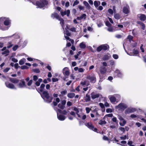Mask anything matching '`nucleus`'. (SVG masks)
Segmentation results:
<instances>
[{
    "label": "nucleus",
    "instance_id": "nucleus-25",
    "mask_svg": "<svg viewBox=\"0 0 146 146\" xmlns=\"http://www.w3.org/2000/svg\"><path fill=\"white\" fill-rule=\"evenodd\" d=\"M83 4L86 7V8L88 9H89L91 8V7L89 3L87 2L86 1H84L83 2Z\"/></svg>",
    "mask_w": 146,
    "mask_h": 146
},
{
    "label": "nucleus",
    "instance_id": "nucleus-49",
    "mask_svg": "<svg viewBox=\"0 0 146 146\" xmlns=\"http://www.w3.org/2000/svg\"><path fill=\"white\" fill-rule=\"evenodd\" d=\"M28 43V41L27 40H25L23 42V47H25L27 44Z\"/></svg>",
    "mask_w": 146,
    "mask_h": 146
},
{
    "label": "nucleus",
    "instance_id": "nucleus-53",
    "mask_svg": "<svg viewBox=\"0 0 146 146\" xmlns=\"http://www.w3.org/2000/svg\"><path fill=\"white\" fill-rule=\"evenodd\" d=\"M86 84V82L85 81L81 82L80 84V85H82L83 87H85V84Z\"/></svg>",
    "mask_w": 146,
    "mask_h": 146
},
{
    "label": "nucleus",
    "instance_id": "nucleus-6",
    "mask_svg": "<svg viewBox=\"0 0 146 146\" xmlns=\"http://www.w3.org/2000/svg\"><path fill=\"white\" fill-rule=\"evenodd\" d=\"M85 125L88 128L95 132H97V129L95 128L92 124L90 122H88L85 124Z\"/></svg>",
    "mask_w": 146,
    "mask_h": 146
},
{
    "label": "nucleus",
    "instance_id": "nucleus-2",
    "mask_svg": "<svg viewBox=\"0 0 146 146\" xmlns=\"http://www.w3.org/2000/svg\"><path fill=\"white\" fill-rule=\"evenodd\" d=\"M48 4V1L46 0H40L36 2V5L37 6V8H43L47 5Z\"/></svg>",
    "mask_w": 146,
    "mask_h": 146
},
{
    "label": "nucleus",
    "instance_id": "nucleus-58",
    "mask_svg": "<svg viewBox=\"0 0 146 146\" xmlns=\"http://www.w3.org/2000/svg\"><path fill=\"white\" fill-rule=\"evenodd\" d=\"M133 143V142L132 141H128L127 144L129 146H134V145H132Z\"/></svg>",
    "mask_w": 146,
    "mask_h": 146
},
{
    "label": "nucleus",
    "instance_id": "nucleus-59",
    "mask_svg": "<svg viewBox=\"0 0 146 146\" xmlns=\"http://www.w3.org/2000/svg\"><path fill=\"white\" fill-rule=\"evenodd\" d=\"M113 57L114 59H117L118 58V55L116 54H113Z\"/></svg>",
    "mask_w": 146,
    "mask_h": 146
},
{
    "label": "nucleus",
    "instance_id": "nucleus-36",
    "mask_svg": "<svg viewBox=\"0 0 146 146\" xmlns=\"http://www.w3.org/2000/svg\"><path fill=\"white\" fill-rule=\"evenodd\" d=\"M109 56L108 55H105L102 58V59L104 60H107L109 59Z\"/></svg>",
    "mask_w": 146,
    "mask_h": 146
},
{
    "label": "nucleus",
    "instance_id": "nucleus-35",
    "mask_svg": "<svg viewBox=\"0 0 146 146\" xmlns=\"http://www.w3.org/2000/svg\"><path fill=\"white\" fill-rule=\"evenodd\" d=\"M45 85L44 84H42L40 85V92H43V90L44 89Z\"/></svg>",
    "mask_w": 146,
    "mask_h": 146
},
{
    "label": "nucleus",
    "instance_id": "nucleus-60",
    "mask_svg": "<svg viewBox=\"0 0 146 146\" xmlns=\"http://www.w3.org/2000/svg\"><path fill=\"white\" fill-rule=\"evenodd\" d=\"M86 113H88L90 112L91 109H90L89 108L86 107Z\"/></svg>",
    "mask_w": 146,
    "mask_h": 146
},
{
    "label": "nucleus",
    "instance_id": "nucleus-56",
    "mask_svg": "<svg viewBox=\"0 0 146 146\" xmlns=\"http://www.w3.org/2000/svg\"><path fill=\"white\" fill-rule=\"evenodd\" d=\"M65 34L68 36H70V33L67 30V29L66 28L65 29Z\"/></svg>",
    "mask_w": 146,
    "mask_h": 146
},
{
    "label": "nucleus",
    "instance_id": "nucleus-45",
    "mask_svg": "<svg viewBox=\"0 0 146 146\" xmlns=\"http://www.w3.org/2000/svg\"><path fill=\"white\" fill-rule=\"evenodd\" d=\"M94 114L95 115L96 117V119H93V121H96L97 120H98V119L97 117L99 116L100 115L98 113V112H97L96 113H94Z\"/></svg>",
    "mask_w": 146,
    "mask_h": 146
},
{
    "label": "nucleus",
    "instance_id": "nucleus-22",
    "mask_svg": "<svg viewBox=\"0 0 146 146\" xmlns=\"http://www.w3.org/2000/svg\"><path fill=\"white\" fill-rule=\"evenodd\" d=\"M9 79L11 82L15 84L19 82V80L16 78H10Z\"/></svg>",
    "mask_w": 146,
    "mask_h": 146
},
{
    "label": "nucleus",
    "instance_id": "nucleus-47",
    "mask_svg": "<svg viewBox=\"0 0 146 146\" xmlns=\"http://www.w3.org/2000/svg\"><path fill=\"white\" fill-rule=\"evenodd\" d=\"M19 47V46L17 45H15L13 48V51H15L17 50V49Z\"/></svg>",
    "mask_w": 146,
    "mask_h": 146
},
{
    "label": "nucleus",
    "instance_id": "nucleus-51",
    "mask_svg": "<svg viewBox=\"0 0 146 146\" xmlns=\"http://www.w3.org/2000/svg\"><path fill=\"white\" fill-rule=\"evenodd\" d=\"M85 69L82 68H78V71L80 72H84Z\"/></svg>",
    "mask_w": 146,
    "mask_h": 146
},
{
    "label": "nucleus",
    "instance_id": "nucleus-48",
    "mask_svg": "<svg viewBox=\"0 0 146 146\" xmlns=\"http://www.w3.org/2000/svg\"><path fill=\"white\" fill-rule=\"evenodd\" d=\"M33 83V80H30L27 83V85L28 86H31Z\"/></svg>",
    "mask_w": 146,
    "mask_h": 146
},
{
    "label": "nucleus",
    "instance_id": "nucleus-31",
    "mask_svg": "<svg viewBox=\"0 0 146 146\" xmlns=\"http://www.w3.org/2000/svg\"><path fill=\"white\" fill-rule=\"evenodd\" d=\"M12 37L13 38L15 39H18L19 38V35L17 34H14L12 36H10Z\"/></svg>",
    "mask_w": 146,
    "mask_h": 146
},
{
    "label": "nucleus",
    "instance_id": "nucleus-28",
    "mask_svg": "<svg viewBox=\"0 0 146 146\" xmlns=\"http://www.w3.org/2000/svg\"><path fill=\"white\" fill-rule=\"evenodd\" d=\"M102 50H106L109 48V46L107 44H104L101 45Z\"/></svg>",
    "mask_w": 146,
    "mask_h": 146
},
{
    "label": "nucleus",
    "instance_id": "nucleus-39",
    "mask_svg": "<svg viewBox=\"0 0 146 146\" xmlns=\"http://www.w3.org/2000/svg\"><path fill=\"white\" fill-rule=\"evenodd\" d=\"M137 23H138L139 24L141 25L142 27V29L143 30L145 29V26L144 24L143 23L141 22H139V21H138L137 22Z\"/></svg>",
    "mask_w": 146,
    "mask_h": 146
},
{
    "label": "nucleus",
    "instance_id": "nucleus-64",
    "mask_svg": "<svg viewBox=\"0 0 146 146\" xmlns=\"http://www.w3.org/2000/svg\"><path fill=\"white\" fill-rule=\"evenodd\" d=\"M66 103V101L64 100L61 101V104H62L63 106H65Z\"/></svg>",
    "mask_w": 146,
    "mask_h": 146
},
{
    "label": "nucleus",
    "instance_id": "nucleus-62",
    "mask_svg": "<svg viewBox=\"0 0 146 146\" xmlns=\"http://www.w3.org/2000/svg\"><path fill=\"white\" fill-rule=\"evenodd\" d=\"M67 93V91L66 90H65L63 91H62L61 92V94L62 95H65Z\"/></svg>",
    "mask_w": 146,
    "mask_h": 146
},
{
    "label": "nucleus",
    "instance_id": "nucleus-33",
    "mask_svg": "<svg viewBox=\"0 0 146 146\" xmlns=\"http://www.w3.org/2000/svg\"><path fill=\"white\" fill-rule=\"evenodd\" d=\"M126 123V121L123 119L121 121H120V122L119 123V124L121 126H123L125 125Z\"/></svg>",
    "mask_w": 146,
    "mask_h": 146
},
{
    "label": "nucleus",
    "instance_id": "nucleus-50",
    "mask_svg": "<svg viewBox=\"0 0 146 146\" xmlns=\"http://www.w3.org/2000/svg\"><path fill=\"white\" fill-rule=\"evenodd\" d=\"M10 69V68L7 67L3 70V72L5 73H6Z\"/></svg>",
    "mask_w": 146,
    "mask_h": 146
},
{
    "label": "nucleus",
    "instance_id": "nucleus-37",
    "mask_svg": "<svg viewBox=\"0 0 146 146\" xmlns=\"http://www.w3.org/2000/svg\"><path fill=\"white\" fill-rule=\"evenodd\" d=\"M120 138L121 140H124L127 139H128V136H126V135H125L123 136L120 137Z\"/></svg>",
    "mask_w": 146,
    "mask_h": 146
},
{
    "label": "nucleus",
    "instance_id": "nucleus-61",
    "mask_svg": "<svg viewBox=\"0 0 146 146\" xmlns=\"http://www.w3.org/2000/svg\"><path fill=\"white\" fill-rule=\"evenodd\" d=\"M80 17L82 19L84 18L85 19L86 18V15L85 14H83Z\"/></svg>",
    "mask_w": 146,
    "mask_h": 146
},
{
    "label": "nucleus",
    "instance_id": "nucleus-9",
    "mask_svg": "<svg viewBox=\"0 0 146 146\" xmlns=\"http://www.w3.org/2000/svg\"><path fill=\"white\" fill-rule=\"evenodd\" d=\"M5 84L6 86L9 88L12 89H16V87L13 84L10 83L9 82H5Z\"/></svg>",
    "mask_w": 146,
    "mask_h": 146
},
{
    "label": "nucleus",
    "instance_id": "nucleus-17",
    "mask_svg": "<svg viewBox=\"0 0 146 146\" xmlns=\"http://www.w3.org/2000/svg\"><path fill=\"white\" fill-rule=\"evenodd\" d=\"M129 6H127L124 7L123 9V12L125 14H127L129 13Z\"/></svg>",
    "mask_w": 146,
    "mask_h": 146
},
{
    "label": "nucleus",
    "instance_id": "nucleus-29",
    "mask_svg": "<svg viewBox=\"0 0 146 146\" xmlns=\"http://www.w3.org/2000/svg\"><path fill=\"white\" fill-rule=\"evenodd\" d=\"M100 4V1H95L94 2V5L95 7L97 8Z\"/></svg>",
    "mask_w": 146,
    "mask_h": 146
},
{
    "label": "nucleus",
    "instance_id": "nucleus-42",
    "mask_svg": "<svg viewBox=\"0 0 146 146\" xmlns=\"http://www.w3.org/2000/svg\"><path fill=\"white\" fill-rule=\"evenodd\" d=\"M58 108L61 109H64L65 108V106H63L61 103L59 104L58 105Z\"/></svg>",
    "mask_w": 146,
    "mask_h": 146
},
{
    "label": "nucleus",
    "instance_id": "nucleus-15",
    "mask_svg": "<svg viewBox=\"0 0 146 146\" xmlns=\"http://www.w3.org/2000/svg\"><path fill=\"white\" fill-rule=\"evenodd\" d=\"M70 13V11L69 10H68L67 11H61L60 12L62 16L66 15L68 17L69 16Z\"/></svg>",
    "mask_w": 146,
    "mask_h": 146
},
{
    "label": "nucleus",
    "instance_id": "nucleus-52",
    "mask_svg": "<svg viewBox=\"0 0 146 146\" xmlns=\"http://www.w3.org/2000/svg\"><path fill=\"white\" fill-rule=\"evenodd\" d=\"M33 71L35 73H39L40 72V71L38 69L36 68L33 70Z\"/></svg>",
    "mask_w": 146,
    "mask_h": 146
},
{
    "label": "nucleus",
    "instance_id": "nucleus-19",
    "mask_svg": "<svg viewBox=\"0 0 146 146\" xmlns=\"http://www.w3.org/2000/svg\"><path fill=\"white\" fill-rule=\"evenodd\" d=\"M133 54L132 53H128L127 52V54L130 55V56H134V55H136L139 54V50L138 49H134L133 51Z\"/></svg>",
    "mask_w": 146,
    "mask_h": 146
},
{
    "label": "nucleus",
    "instance_id": "nucleus-16",
    "mask_svg": "<svg viewBox=\"0 0 146 146\" xmlns=\"http://www.w3.org/2000/svg\"><path fill=\"white\" fill-rule=\"evenodd\" d=\"M110 100L111 103H114L116 101V98L114 95L113 96H108Z\"/></svg>",
    "mask_w": 146,
    "mask_h": 146
},
{
    "label": "nucleus",
    "instance_id": "nucleus-18",
    "mask_svg": "<svg viewBox=\"0 0 146 146\" xmlns=\"http://www.w3.org/2000/svg\"><path fill=\"white\" fill-rule=\"evenodd\" d=\"M115 73L116 75H117L119 77H121L123 76V74L122 73L118 70H116L115 71Z\"/></svg>",
    "mask_w": 146,
    "mask_h": 146
},
{
    "label": "nucleus",
    "instance_id": "nucleus-38",
    "mask_svg": "<svg viewBox=\"0 0 146 146\" xmlns=\"http://www.w3.org/2000/svg\"><path fill=\"white\" fill-rule=\"evenodd\" d=\"M64 37H65V38L67 40H69L70 41H71V42L72 43H74V40H72L71 39H70V38L68 36H66L65 35Z\"/></svg>",
    "mask_w": 146,
    "mask_h": 146
},
{
    "label": "nucleus",
    "instance_id": "nucleus-24",
    "mask_svg": "<svg viewBox=\"0 0 146 146\" xmlns=\"http://www.w3.org/2000/svg\"><path fill=\"white\" fill-rule=\"evenodd\" d=\"M84 99L86 102H88L90 101V95L88 94L86 95L85 96L84 98Z\"/></svg>",
    "mask_w": 146,
    "mask_h": 146
},
{
    "label": "nucleus",
    "instance_id": "nucleus-54",
    "mask_svg": "<svg viewBox=\"0 0 146 146\" xmlns=\"http://www.w3.org/2000/svg\"><path fill=\"white\" fill-rule=\"evenodd\" d=\"M106 111L107 113H111L112 112V110L110 108H108L106 109Z\"/></svg>",
    "mask_w": 146,
    "mask_h": 146
},
{
    "label": "nucleus",
    "instance_id": "nucleus-26",
    "mask_svg": "<svg viewBox=\"0 0 146 146\" xmlns=\"http://www.w3.org/2000/svg\"><path fill=\"white\" fill-rule=\"evenodd\" d=\"M59 21H60V23L62 27V29H63V30H64V20L60 18L58 19Z\"/></svg>",
    "mask_w": 146,
    "mask_h": 146
},
{
    "label": "nucleus",
    "instance_id": "nucleus-12",
    "mask_svg": "<svg viewBox=\"0 0 146 146\" xmlns=\"http://www.w3.org/2000/svg\"><path fill=\"white\" fill-rule=\"evenodd\" d=\"M100 71L101 74H104L107 71V68L104 66H101L100 68Z\"/></svg>",
    "mask_w": 146,
    "mask_h": 146
},
{
    "label": "nucleus",
    "instance_id": "nucleus-10",
    "mask_svg": "<svg viewBox=\"0 0 146 146\" xmlns=\"http://www.w3.org/2000/svg\"><path fill=\"white\" fill-rule=\"evenodd\" d=\"M87 78L92 83L95 82L96 80V78L94 76H88L87 77Z\"/></svg>",
    "mask_w": 146,
    "mask_h": 146
},
{
    "label": "nucleus",
    "instance_id": "nucleus-4",
    "mask_svg": "<svg viewBox=\"0 0 146 146\" xmlns=\"http://www.w3.org/2000/svg\"><path fill=\"white\" fill-rule=\"evenodd\" d=\"M127 107V106L126 104L124 103H121L117 106H115V108L119 110L123 111Z\"/></svg>",
    "mask_w": 146,
    "mask_h": 146
},
{
    "label": "nucleus",
    "instance_id": "nucleus-63",
    "mask_svg": "<svg viewBox=\"0 0 146 146\" xmlns=\"http://www.w3.org/2000/svg\"><path fill=\"white\" fill-rule=\"evenodd\" d=\"M102 50V49L101 45L99 46L97 48V51L98 52Z\"/></svg>",
    "mask_w": 146,
    "mask_h": 146
},
{
    "label": "nucleus",
    "instance_id": "nucleus-40",
    "mask_svg": "<svg viewBox=\"0 0 146 146\" xmlns=\"http://www.w3.org/2000/svg\"><path fill=\"white\" fill-rule=\"evenodd\" d=\"M106 122L105 120H101L99 122V124L101 125H103L106 124Z\"/></svg>",
    "mask_w": 146,
    "mask_h": 146
},
{
    "label": "nucleus",
    "instance_id": "nucleus-7",
    "mask_svg": "<svg viewBox=\"0 0 146 146\" xmlns=\"http://www.w3.org/2000/svg\"><path fill=\"white\" fill-rule=\"evenodd\" d=\"M3 17L0 18V29L3 30H6L8 29V27H4L3 23Z\"/></svg>",
    "mask_w": 146,
    "mask_h": 146
},
{
    "label": "nucleus",
    "instance_id": "nucleus-8",
    "mask_svg": "<svg viewBox=\"0 0 146 146\" xmlns=\"http://www.w3.org/2000/svg\"><path fill=\"white\" fill-rule=\"evenodd\" d=\"M136 109L132 108H129L127 109L125 111V113L126 114H129L135 111Z\"/></svg>",
    "mask_w": 146,
    "mask_h": 146
},
{
    "label": "nucleus",
    "instance_id": "nucleus-14",
    "mask_svg": "<svg viewBox=\"0 0 146 146\" xmlns=\"http://www.w3.org/2000/svg\"><path fill=\"white\" fill-rule=\"evenodd\" d=\"M19 87V88H23L26 87L25 82L23 80L20 81L18 84Z\"/></svg>",
    "mask_w": 146,
    "mask_h": 146
},
{
    "label": "nucleus",
    "instance_id": "nucleus-5",
    "mask_svg": "<svg viewBox=\"0 0 146 146\" xmlns=\"http://www.w3.org/2000/svg\"><path fill=\"white\" fill-rule=\"evenodd\" d=\"M3 23L6 26L5 27H8V29L11 25V20L9 18L3 17Z\"/></svg>",
    "mask_w": 146,
    "mask_h": 146
},
{
    "label": "nucleus",
    "instance_id": "nucleus-23",
    "mask_svg": "<svg viewBox=\"0 0 146 146\" xmlns=\"http://www.w3.org/2000/svg\"><path fill=\"white\" fill-rule=\"evenodd\" d=\"M73 110L76 112V114L77 115L78 117H80L81 116L79 114V110L78 108L76 107H74L73 108Z\"/></svg>",
    "mask_w": 146,
    "mask_h": 146
},
{
    "label": "nucleus",
    "instance_id": "nucleus-57",
    "mask_svg": "<svg viewBox=\"0 0 146 146\" xmlns=\"http://www.w3.org/2000/svg\"><path fill=\"white\" fill-rule=\"evenodd\" d=\"M119 130L121 131L123 133L125 131L124 128L123 127H119Z\"/></svg>",
    "mask_w": 146,
    "mask_h": 146
},
{
    "label": "nucleus",
    "instance_id": "nucleus-21",
    "mask_svg": "<svg viewBox=\"0 0 146 146\" xmlns=\"http://www.w3.org/2000/svg\"><path fill=\"white\" fill-rule=\"evenodd\" d=\"M51 17L53 19L56 18L57 19L60 18L58 14L56 13H52L51 15Z\"/></svg>",
    "mask_w": 146,
    "mask_h": 146
},
{
    "label": "nucleus",
    "instance_id": "nucleus-44",
    "mask_svg": "<svg viewBox=\"0 0 146 146\" xmlns=\"http://www.w3.org/2000/svg\"><path fill=\"white\" fill-rule=\"evenodd\" d=\"M79 3V1L78 0H76L75 1L73 4V6H75V5H76L78 4Z\"/></svg>",
    "mask_w": 146,
    "mask_h": 146
},
{
    "label": "nucleus",
    "instance_id": "nucleus-46",
    "mask_svg": "<svg viewBox=\"0 0 146 146\" xmlns=\"http://www.w3.org/2000/svg\"><path fill=\"white\" fill-rule=\"evenodd\" d=\"M76 28L75 27H72L70 29V30L72 32H76Z\"/></svg>",
    "mask_w": 146,
    "mask_h": 146
},
{
    "label": "nucleus",
    "instance_id": "nucleus-13",
    "mask_svg": "<svg viewBox=\"0 0 146 146\" xmlns=\"http://www.w3.org/2000/svg\"><path fill=\"white\" fill-rule=\"evenodd\" d=\"M138 16L139 19L142 21H144L146 19V16L144 14H138Z\"/></svg>",
    "mask_w": 146,
    "mask_h": 146
},
{
    "label": "nucleus",
    "instance_id": "nucleus-11",
    "mask_svg": "<svg viewBox=\"0 0 146 146\" xmlns=\"http://www.w3.org/2000/svg\"><path fill=\"white\" fill-rule=\"evenodd\" d=\"M63 73L64 76H68L69 75L68 68L67 67L64 68L63 70Z\"/></svg>",
    "mask_w": 146,
    "mask_h": 146
},
{
    "label": "nucleus",
    "instance_id": "nucleus-27",
    "mask_svg": "<svg viewBox=\"0 0 146 146\" xmlns=\"http://www.w3.org/2000/svg\"><path fill=\"white\" fill-rule=\"evenodd\" d=\"M79 46L82 49L85 48L86 47L85 43L84 42H82L80 44Z\"/></svg>",
    "mask_w": 146,
    "mask_h": 146
},
{
    "label": "nucleus",
    "instance_id": "nucleus-41",
    "mask_svg": "<svg viewBox=\"0 0 146 146\" xmlns=\"http://www.w3.org/2000/svg\"><path fill=\"white\" fill-rule=\"evenodd\" d=\"M9 50H6L5 51L3 52L2 53V54H6V55L7 56L8 55L9 53Z\"/></svg>",
    "mask_w": 146,
    "mask_h": 146
},
{
    "label": "nucleus",
    "instance_id": "nucleus-3",
    "mask_svg": "<svg viewBox=\"0 0 146 146\" xmlns=\"http://www.w3.org/2000/svg\"><path fill=\"white\" fill-rule=\"evenodd\" d=\"M54 109L56 111L57 114V117L58 119L60 121H64L66 117L64 116L61 114H58V113H61L62 110L57 108L54 107Z\"/></svg>",
    "mask_w": 146,
    "mask_h": 146
},
{
    "label": "nucleus",
    "instance_id": "nucleus-20",
    "mask_svg": "<svg viewBox=\"0 0 146 146\" xmlns=\"http://www.w3.org/2000/svg\"><path fill=\"white\" fill-rule=\"evenodd\" d=\"M91 95L92 98L94 99L98 98L99 97L100 94H99L93 92L91 94Z\"/></svg>",
    "mask_w": 146,
    "mask_h": 146
},
{
    "label": "nucleus",
    "instance_id": "nucleus-1",
    "mask_svg": "<svg viewBox=\"0 0 146 146\" xmlns=\"http://www.w3.org/2000/svg\"><path fill=\"white\" fill-rule=\"evenodd\" d=\"M42 93L41 94L42 98L44 99V101L47 103H50L52 100V98L50 96L48 92L46 91L42 92Z\"/></svg>",
    "mask_w": 146,
    "mask_h": 146
},
{
    "label": "nucleus",
    "instance_id": "nucleus-55",
    "mask_svg": "<svg viewBox=\"0 0 146 146\" xmlns=\"http://www.w3.org/2000/svg\"><path fill=\"white\" fill-rule=\"evenodd\" d=\"M29 67L25 65L22 66H21V68L22 69H25L28 68Z\"/></svg>",
    "mask_w": 146,
    "mask_h": 146
},
{
    "label": "nucleus",
    "instance_id": "nucleus-34",
    "mask_svg": "<svg viewBox=\"0 0 146 146\" xmlns=\"http://www.w3.org/2000/svg\"><path fill=\"white\" fill-rule=\"evenodd\" d=\"M26 61V59L25 58L21 59L19 61V63L20 65H23Z\"/></svg>",
    "mask_w": 146,
    "mask_h": 146
},
{
    "label": "nucleus",
    "instance_id": "nucleus-30",
    "mask_svg": "<svg viewBox=\"0 0 146 146\" xmlns=\"http://www.w3.org/2000/svg\"><path fill=\"white\" fill-rule=\"evenodd\" d=\"M56 102H53V104L54 106H56L57 105V103L59 102L60 101V100L59 98H57L56 99Z\"/></svg>",
    "mask_w": 146,
    "mask_h": 146
},
{
    "label": "nucleus",
    "instance_id": "nucleus-32",
    "mask_svg": "<svg viewBox=\"0 0 146 146\" xmlns=\"http://www.w3.org/2000/svg\"><path fill=\"white\" fill-rule=\"evenodd\" d=\"M75 96V94L73 93H69L68 94V97L70 98H72Z\"/></svg>",
    "mask_w": 146,
    "mask_h": 146
},
{
    "label": "nucleus",
    "instance_id": "nucleus-43",
    "mask_svg": "<svg viewBox=\"0 0 146 146\" xmlns=\"http://www.w3.org/2000/svg\"><path fill=\"white\" fill-rule=\"evenodd\" d=\"M114 17L117 19H119L120 18V15L118 14H115L114 15Z\"/></svg>",
    "mask_w": 146,
    "mask_h": 146
}]
</instances>
